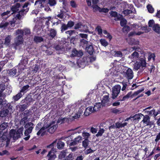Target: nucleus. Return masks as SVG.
I'll return each mask as SVG.
<instances>
[{
	"mask_svg": "<svg viewBox=\"0 0 160 160\" xmlns=\"http://www.w3.org/2000/svg\"><path fill=\"white\" fill-rule=\"evenodd\" d=\"M67 150H65L62 151L61 152V153L59 155V158L62 159L65 157L66 155V152Z\"/></svg>",
	"mask_w": 160,
	"mask_h": 160,
	"instance_id": "6e6d98bb",
	"label": "nucleus"
},
{
	"mask_svg": "<svg viewBox=\"0 0 160 160\" xmlns=\"http://www.w3.org/2000/svg\"><path fill=\"white\" fill-rule=\"evenodd\" d=\"M6 96H4V95L0 94V106L1 105H2L3 103H4V101H3V100L4 99Z\"/></svg>",
	"mask_w": 160,
	"mask_h": 160,
	"instance_id": "052dcab7",
	"label": "nucleus"
},
{
	"mask_svg": "<svg viewBox=\"0 0 160 160\" xmlns=\"http://www.w3.org/2000/svg\"><path fill=\"white\" fill-rule=\"evenodd\" d=\"M22 35H18L14 39L16 40H20L24 42V39Z\"/></svg>",
	"mask_w": 160,
	"mask_h": 160,
	"instance_id": "69168bd1",
	"label": "nucleus"
},
{
	"mask_svg": "<svg viewBox=\"0 0 160 160\" xmlns=\"http://www.w3.org/2000/svg\"><path fill=\"white\" fill-rule=\"evenodd\" d=\"M74 159V156L73 154L72 153H70L63 160H73Z\"/></svg>",
	"mask_w": 160,
	"mask_h": 160,
	"instance_id": "79ce46f5",
	"label": "nucleus"
},
{
	"mask_svg": "<svg viewBox=\"0 0 160 160\" xmlns=\"http://www.w3.org/2000/svg\"><path fill=\"white\" fill-rule=\"evenodd\" d=\"M46 0H37L35 3V5H36L37 3L39 2L40 4H41V6L43 7L44 6L43 5V3H44Z\"/></svg>",
	"mask_w": 160,
	"mask_h": 160,
	"instance_id": "bf43d9fd",
	"label": "nucleus"
},
{
	"mask_svg": "<svg viewBox=\"0 0 160 160\" xmlns=\"http://www.w3.org/2000/svg\"><path fill=\"white\" fill-rule=\"evenodd\" d=\"M114 52L115 56L121 58L122 57V54L121 51H115Z\"/></svg>",
	"mask_w": 160,
	"mask_h": 160,
	"instance_id": "5fc2aeb1",
	"label": "nucleus"
},
{
	"mask_svg": "<svg viewBox=\"0 0 160 160\" xmlns=\"http://www.w3.org/2000/svg\"><path fill=\"white\" fill-rule=\"evenodd\" d=\"M86 50L87 52L90 55L92 54L94 51L92 43H90L87 46H86Z\"/></svg>",
	"mask_w": 160,
	"mask_h": 160,
	"instance_id": "4468645a",
	"label": "nucleus"
},
{
	"mask_svg": "<svg viewBox=\"0 0 160 160\" xmlns=\"http://www.w3.org/2000/svg\"><path fill=\"white\" fill-rule=\"evenodd\" d=\"M80 30L82 32H88L89 33L90 32L89 31L87 26L85 25H82L81 29H80Z\"/></svg>",
	"mask_w": 160,
	"mask_h": 160,
	"instance_id": "2f4dec72",
	"label": "nucleus"
},
{
	"mask_svg": "<svg viewBox=\"0 0 160 160\" xmlns=\"http://www.w3.org/2000/svg\"><path fill=\"white\" fill-rule=\"evenodd\" d=\"M31 112L29 110H27L24 111L20 115L25 118H28V117L31 114Z\"/></svg>",
	"mask_w": 160,
	"mask_h": 160,
	"instance_id": "a878e982",
	"label": "nucleus"
},
{
	"mask_svg": "<svg viewBox=\"0 0 160 160\" xmlns=\"http://www.w3.org/2000/svg\"><path fill=\"white\" fill-rule=\"evenodd\" d=\"M139 57V54L136 51H135L129 57V58L132 61L136 60Z\"/></svg>",
	"mask_w": 160,
	"mask_h": 160,
	"instance_id": "6ab92c4d",
	"label": "nucleus"
},
{
	"mask_svg": "<svg viewBox=\"0 0 160 160\" xmlns=\"http://www.w3.org/2000/svg\"><path fill=\"white\" fill-rule=\"evenodd\" d=\"M8 135V134L7 132H4L0 138V139L2 142L6 141V147L8 146L10 142V136L9 137Z\"/></svg>",
	"mask_w": 160,
	"mask_h": 160,
	"instance_id": "6e6552de",
	"label": "nucleus"
},
{
	"mask_svg": "<svg viewBox=\"0 0 160 160\" xmlns=\"http://www.w3.org/2000/svg\"><path fill=\"white\" fill-rule=\"evenodd\" d=\"M29 8H27L26 9H22L19 11L15 17V18L16 20L18 19L20 20L22 18L23 16L26 14L28 11Z\"/></svg>",
	"mask_w": 160,
	"mask_h": 160,
	"instance_id": "39448f33",
	"label": "nucleus"
},
{
	"mask_svg": "<svg viewBox=\"0 0 160 160\" xmlns=\"http://www.w3.org/2000/svg\"><path fill=\"white\" fill-rule=\"evenodd\" d=\"M109 98L108 95H105L103 97L102 103L103 104H106L108 103L109 101Z\"/></svg>",
	"mask_w": 160,
	"mask_h": 160,
	"instance_id": "473e14b6",
	"label": "nucleus"
},
{
	"mask_svg": "<svg viewBox=\"0 0 160 160\" xmlns=\"http://www.w3.org/2000/svg\"><path fill=\"white\" fill-rule=\"evenodd\" d=\"M9 113V111L7 110L0 111V117H4L7 116Z\"/></svg>",
	"mask_w": 160,
	"mask_h": 160,
	"instance_id": "72a5a7b5",
	"label": "nucleus"
},
{
	"mask_svg": "<svg viewBox=\"0 0 160 160\" xmlns=\"http://www.w3.org/2000/svg\"><path fill=\"white\" fill-rule=\"evenodd\" d=\"M144 90V88H142L141 89H140L136 92H135L133 94H132V97H133L137 96Z\"/></svg>",
	"mask_w": 160,
	"mask_h": 160,
	"instance_id": "8fccbe9b",
	"label": "nucleus"
},
{
	"mask_svg": "<svg viewBox=\"0 0 160 160\" xmlns=\"http://www.w3.org/2000/svg\"><path fill=\"white\" fill-rule=\"evenodd\" d=\"M123 73L125 77L128 80L132 79L133 77V71L129 68H128L126 72H123Z\"/></svg>",
	"mask_w": 160,
	"mask_h": 160,
	"instance_id": "1a4fd4ad",
	"label": "nucleus"
},
{
	"mask_svg": "<svg viewBox=\"0 0 160 160\" xmlns=\"http://www.w3.org/2000/svg\"><path fill=\"white\" fill-rule=\"evenodd\" d=\"M127 122H125L123 123H121L120 122H117L116 123V128H119L124 127L127 125Z\"/></svg>",
	"mask_w": 160,
	"mask_h": 160,
	"instance_id": "a19ab883",
	"label": "nucleus"
},
{
	"mask_svg": "<svg viewBox=\"0 0 160 160\" xmlns=\"http://www.w3.org/2000/svg\"><path fill=\"white\" fill-rule=\"evenodd\" d=\"M143 117V119L142 122L143 123L146 125H149L150 126L153 125V123L150 121V118L148 115H144L142 114H139L135 115L134 116L135 117H136L138 119L140 117Z\"/></svg>",
	"mask_w": 160,
	"mask_h": 160,
	"instance_id": "7ed1b4c3",
	"label": "nucleus"
},
{
	"mask_svg": "<svg viewBox=\"0 0 160 160\" xmlns=\"http://www.w3.org/2000/svg\"><path fill=\"white\" fill-rule=\"evenodd\" d=\"M105 130L103 129L100 128L98 133L96 134V136L97 137L101 136L104 132Z\"/></svg>",
	"mask_w": 160,
	"mask_h": 160,
	"instance_id": "4d7b16f0",
	"label": "nucleus"
},
{
	"mask_svg": "<svg viewBox=\"0 0 160 160\" xmlns=\"http://www.w3.org/2000/svg\"><path fill=\"white\" fill-rule=\"evenodd\" d=\"M145 113L150 116L154 117L156 116L158 114V112H156L155 109H152L151 111H145Z\"/></svg>",
	"mask_w": 160,
	"mask_h": 160,
	"instance_id": "aec40b11",
	"label": "nucleus"
},
{
	"mask_svg": "<svg viewBox=\"0 0 160 160\" xmlns=\"http://www.w3.org/2000/svg\"><path fill=\"white\" fill-rule=\"evenodd\" d=\"M153 30L156 32L159 33L160 31V27L159 25L157 24H154L152 27Z\"/></svg>",
	"mask_w": 160,
	"mask_h": 160,
	"instance_id": "f704fd0d",
	"label": "nucleus"
},
{
	"mask_svg": "<svg viewBox=\"0 0 160 160\" xmlns=\"http://www.w3.org/2000/svg\"><path fill=\"white\" fill-rule=\"evenodd\" d=\"M85 107L84 106H81L80 108L79 109L78 111V113L79 114H80L81 115L83 113V111L85 110Z\"/></svg>",
	"mask_w": 160,
	"mask_h": 160,
	"instance_id": "774afa93",
	"label": "nucleus"
},
{
	"mask_svg": "<svg viewBox=\"0 0 160 160\" xmlns=\"http://www.w3.org/2000/svg\"><path fill=\"white\" fill-rule=\"evenodd\" d=\"M127 24V21L124 18H122L121 20L120 25L122 26H124Z\"/></svg>",
	"mask_w": 160,
	"mask_h": 160,
	"instance_id": "338daca9",
	"label": "nucleus"
},
{
	"mask_svg": "<svg viewBox=\"0 0 160 160\" xmlns=\"http://www.w3.org/2000/svg\"><path fill=\"white\" fill-rule=\"evenodd\" d=\"M22 96V95L20 92L16 95L12 97V99L14 101H18Z\"/></svg>",
	"mask_w": 160,
	"mask_h": 160,
	"instance_id": "c85d7f7f",
	"label": "nucleus"
},
{
	"mask_svg": "<svg viewBox=\"0 0 160 160\" xmlns=\"http://www.w3.org/2000/svg\"><path fill=\"white\" fill-rule=\"evenodd\" d=\"M5 90V85L3 84H0V94L6 96L5 93L3 92V91Z\"/></svg>",
	"mask_w": 160,
	"mask_h": 160,
	"instance_id": "a18cd8bd",
	"label": "nucleus"
},
{
	"mask_svg": "<svg viewBox=\"0 0 160 160\" xmlns=\"http://www.w3.org/2000/svg\"><path fill=\"white\" fill-rule=\"evenodd\" d=\"M101 104L100 103H96L92 108L94 112H95L98 111L101 108Z\"/></svg>",
	"mask_w": 160,
	"mask_h": 160,
	"instance_id": "4c0bfd02",
	"label": "nucleus"
},
{
	"mask_svg": "<svg viewBox=\"0 0 160 160\" xmlns=\"http://www.w3.org/2000/svg\"><path fill=\"white\" fill-rule=\"evenodd\" d=\"M21 6L19 3H17L11 7V11L13 12L12 14L15 13L19 11V9Z\"/></svg>",
	"mask_w": 160,
	"mask_h": 160,
	"instance_id": "f8f14e48",
	"label": "nucleus"
},
{
	"mask_svg": "<svg viewBox=\"0 0 160 160\" xmlns=\"http://www.w3.org/2000/svg\"><path fill=\"white\" fill-rule=\"evenodd\" d=\"M147 63L146 60L143 58L140 59L139 61H137L133 65V68L136 70H138L141 67L142 68H145L146 66Z\"/></svg>",
	"mask_w": 160,
	"mask_h": 160,
	"instance_id": "20e7f679",
	"label": "nucleus"
},
{
	"mask_svg": "<svg viewBox=\"0 0 160 160\" xmlns=\"http://www.w3.org/2000/svg\"><path fill=\"white\" fill-rule=\"evenodd\" d=\"M74 22L70 21L68 22L67 24L66 25L68 28H71L74 26Z\"/></svg>",
	"mask_w": 160,
	"mask_h": 160,
	"instance_id": "0e129e2a",
	"label": "nucleus"
},
{
	"mask_svg": "<svg viewBox=\"0 0 160 160\" xmlns=\"http://www.w3.org/2000/svg\"><path fill=\"white\" fill-rule=\"evenodd\" d=\"M109 14L112 17H115V20L116 21L120 19V17L118 16V13L116 12L111 11L109 12Z\"/></svg>",
	"mask_w": 160,
	"mask_h": 160,
	"instance_id": "4be33fe9",
	"label": "nucleus"
},
{
	"mask_svg": "<svg viewBox=\"0 0 160 160\" xmlns=\"http://www.w3.org/2000/svg\"><path fill=\"white\" fill-rule=\"evenodd\" d=\"M23 128L22 126L19 128L17 131L13 129H11L9 132L10 137L13 140H17L23 135Z\"/></svg>",
	"mask_w": 160,
	"mask_h": 160,
	"instance_id": "f257e3e1",
	"label": "nucleus"
},
{
	"mask_svg": "<svg viewBox=\"0 0 160 160\" xmlns=\"http://www.w3.org/2000/svg\"><path fill=\"white\" fill-rule=\"evenodd\" d=\"M2 105H3V107H5V110H8L9 111V112L10 111H12V106L11 105L10 103L4 102Z\"/></svg>",
	"mask_w": 160,
	"mask_h": 160,
	"instance_id": "dca6fc26",
	"label": "nucleus"
},
{
	"mask_svg": "<svg viewBox=\"0 0 160 160\" xmlns=\"http://www.w3.org/2000/svg\"><path fill=\"white\" fill-rule=\"evenodd\" d=\"M123 32L125 33H128L130 30V27L128 26H125L122 29Z\"/></svg>",
	"mask_w": 160,
	"mask_h": 160,
	"instance_id": "680f3d73",
	"label": "nucleus"
},
{
	"mask_svg": "<svg viewBox=\"0 0 160 160\" xmlns=\"http://www.w3.org/2000/svg\"><path fill=\"white\" fill-rule=\"evenodd\" d=\"M50 33L48 35L52 38H54L57 35V31L54 29H51L49 31Z\"/></svg>",
	"mask_w": 160,
	"mask_h": 160,
	"instance_id": "5701e85b",
	"label": "nucleus"
},
{
	"mask_svg": "<svg viewBox=\"0 0 160 160\" xmlns=\"http://www.w3.org/2000/svg\"><path fill=\"white\" fill-rule=\"evenodd\" d=\"M121 89V86L119 85H115L112 88V98L114 99L118 96L120 93Z\"/></svg>",
	"mask_w": 160,
	"mask_h": 160,
	"instance_id": "0eeeda50",
	"label": "nucleus"
},
{
	"mask_svg": "<svg viewBox=\"0 0 160 160\" xmlns=\"http://www.w3.org/2000/svg\"><path fill=\"white\" fill-rule=\"evenodd\" d=\"M28 121V118H25L21 116V119L19 121V123L21 125H25Z\"/></svg>",
	"mask_w": 160,
	"mask_h": 160,
	"instance_id": "cd10ccee",
	"label": "nucleus"
},
{
	"mask_svg": "<svg viewBox=\"0 0 160 160\" xmlns=\"http://www.w3.org/2000/svg\"><path fill=\"white\" fill-rule=\"evenodd\" d=\"M82 136L84 137L85 139H86V138L88 139V138L90 136V134L89 133L84 131L82 132Z\"/></svg>",
	"mask_w": 160,
	"mask_h": 160,
	"instance_id": "3c124183",
	"label": "nucleus"
},
{
	"mask_svg": "<svg viewBox=\"0 0 160 160\" xmlns=\"http://www.w3.org/2000/svg\"><path fill=\"white\" fill-rule=\"evenodd\" d=\"M27 106L25 104L22 105H18L16 106L17 110L19 109V111L23 112L27 108Z\"/></svg>",
	"mask_w": 160,
	"mask_h": 160,
	"instance_id": "412c9836",
	"label": "nucleus"
},
{
	"mask_svg": "<svg viewBox=\"0 0 160 160\" xmlns=\"http://www.w3.org/2000/svg\"><path fill=\"white\" fill-rule=\"evenodd\" d=\"M82 24L81 22H78L75 25V26L74 27V28L75 29H79L80 30V29H81Z\"/></svg>",
	"mask_w": 160,
	"mask_h": 160,
	"instance_id": "e2e57ef3",
	"label": "nucleus"
},
{
	"mask_svg": "<svg viewBox=\"0 0 160 160\" xmlns=\"http://www.w3.org/2000/svg\"><path fill=\"white\" fill-rule=\"evenodd\" d=\"M100 41L102 45L104 47L107 46L108 44V42L105 39H101Z\"/></svg>",
	"mask_w": 160,
	"mask_h": 160,
	"instance_id": "864d4df0",
	"label": "nucleus"
},
{
	"mask_svg": "<svg viewBox=\"0 0 160 160\" xmlns=\"http://www.w3.org/2000/svg\"><path fill=\"white\" fill-rule=\"evenodd\" d=\"M64 44H60L54 47V48L57 51H58V53L61 54L63 52L64 50Z\"/></svg>",
	"mask_w": 160,
	"mask_h": 160,
	"instance_id": "9b49d317",
	"label": "nucleus"
},
{
	"mask_svg": "<svg viewBox=\"0 0 160 160\" xmlns=\"http://www.w3.org/2000/svg\"><path fill=\"white\" fill-rule=\"evenodd\" d=\"M34 124L31 122H29L25 125L24 128L26 129L24 132L25 136H26V137L24 138V139L27 141L28 140L30 137V135L29 134L31 133L32 131L33 128Z\"/></svg>",
	"mask_w": 160,
	"mask_h": 160,
	"instance_id": "f03ea898",
	"label": "nucleus"
},
{
	"mask_svg": "<svg viewBox=\"0 0 160 160\" xmlns=\"http://www.w3.org/2000/svg\"><path fill=\"white\" fill-rule=\"evenodd\" d=\"M56 0H48V4L51 6H55L56 4Z\"/></svg>",
	"mask_w": 160,
	"mask_h": 160,
	"instance_id": "49530a36",
	"label": "nucleus"
},
{
	"mask_svg": "<svg viewBox=\"0 0 160 160\" xmlns=\"http://www.w3.org/2000/svg\"><path fill=\"white\" fill-rule=\"evenodd\" d=\"M31 33L30 29L28 28H24L23 29H18L16 31V35L20 34L22 36L24 35L28 36Z\"/></svg>",
	"mask_w": 160,
	"mask_h": 160,
	"instance_id": "423d86ee",
	"label": "nucleus"
},
{
	"mask_svg": "<svg viewBox=\"0 0 160 160\" xmlns=\"http://www.w3.org/2000/svg\"><path fill=\"white\" fill-rule=\"evenodd\" d=\"M148 11L150 13H152L154 11V9L150 4H148L147 6Z\"/></svg>",
	"mask_w": 160,
	"mask_h": 160,
	"instance_id": "de8ad7c7",
	"label": "nucleus"
},
{
	"mask_svg": "<svg viewBox=\"0 0 160 160\" xmlns=\"http://www.w3.org/2000/svg\"><path fill=\"white\" fill-rule=\"evenodd\" d=\"M9 24L8 22H5L4 21L2 22L0 24V28H5L7 27Z\"/></svg>",
	"mask_w": 160,
	"mask_h": 160,
	"instance_id": "37998d69",
	"label": "nucleus"
},
{
	"mask_svg": "<svg viewBox=\"0 0 160 160\" xmlns=\"http://www.w3.org/2000/svg\"><path fill=\"white\" fill-rule=\"evenodd\" d=\"M75 142L77 143L78 144V143L81 142L82 140V137L81 136H79L77 138L74 139Z\"/></svg>",
	"mask_w": 160,
	"mask_h": 160,
	"instance_id": "13d9d810",
	"label": "nucleus"
},
{
	"mask_svg": "<svg viewBox=\"0 0 160 160\" xmlns=\"http://www.w3.org/2000/svg\"><path fill=\"white\" fill-rule=\"evenodd\" d=\"M23 43V42L22 41L14 40V42L12 45L14 49H16L18 46L22 44Z\"/></svg>",
	"mask_w": 160,
	"mask_h": 160,
	"instance_id": "f3484780",
	"label": "nucleus"
},
{
	"mask_svg": "<svg viewBox=\"0 0 160 160\" xmlns=\"http://www.w3.org/2000/svg\"><path fill=\"white\" fill-rule=\"evenodd\" d=\"M91 7L92 8L93 12H95L101 10V8L98 7L97 4H93Z\"/></svg>",
	"mask_w": 160,
	"mask_h": 160,
	"instance_id": "e433bc0d",
	"label": "nucleus"
},
{
	"mask_svg": "<svg viewBox=\"0 0 160 160\" xmlns=\"http://www.w3.org/2000/svg\"><path fill=\"white\" fill-rule=\"evenodd\" d=\"M68 28L66 24L64 23L62 24L61 28V32L62 33L64 31L67 30Z\"/></svg>",
	"mask_w": 160,
	"mask_h": 160,
	"instance_id": "603ef678",
	"label": "nucleus"
},
{
	"mask_svg": "<svg viewBox=\"0 0 160 160\" xmlns=\"http://www.w3.org/2000/svg\"><path fill=\"white\" fill-rule=\"evenodd\" d=\"M89 141L88 139L86 138L82 142V146L85 148H86L88 147V146L89 144Z\"/></svg>",
	"mask_w": 160,
	"mask_h": 160,
	"instance_id": "ea45409f",
	"label": "nucleus"
},
{
	"mask_svg": "<svg viewBox=\"0 0 160 160\" xmlns=\"http://www.w3.org/2000/svg\"><path fill=\"white\" fill-rule=\"evenodd\" d=\"M83 55V52L81 51H78L75 49H74L72 51V53L71 55V57H74L76 56L80 57Z\"/></svg>",
	"mask_w": 160,
	"mask_h": 160,
	"instance_id": "ddd939ff",
	"label": "nucleus"
},
{
	"mask_svg": "<svg viewBox=\"0 0 160 160\" xmlns=\"http://www.w3.org/2000/svg\"><path fill=\"white\" fill-rule=\"evenodd\" d=\"M46 126L48 127V128H49L48 130V132L50 133H53L58 127L57 125L53 124L52 123L50 124L49 125H47Z\"/></svg>",
	"mask_w": 160,
	"mask_h": 160,
	"instance_id": "9d476101",
	"label": "nucleus"
},
{
	"mask_svg": "<svg viewBox=\"0 0 160 160\" xmlns=\"http://www.w3.org/2000/svg\"><path fill=\"white\" fill-rule=\"evenodd\" d=\"M17 73V70L16 68H13L9 70L8 74L10 76H13Z\"/></svg>",
	"mask_w": 160,
	"mask_h": 160,
	"instance_id": "c9c22d12",
	"label": "nucleus"
},
{
	"mask_svg": "<svg viewBox=\"0 0 160 160\" xmlns=\"http://www.w3.org/2000/svg\"><path fill=\"white\" fill-rule=\"evenodd\" d=\"M8 126V123L7 122H3L0 125V129L1 130H4Z\"/></svg>",
	"mask_w": 160,
	"mask_h": 160,
	"instance_id": "c03bdc74",
	"label": "nucleus"
},
{
	"mask_svg": "<svg viewBox=\"0 0 160 160\" xmlns=\"http://www.w3.org/2000/svg\"><path fill=\"white\" fill-rule=\"evenodd\" d=\"M94 112L92 107H89L85 108V111L84 112V115L86 116H88L92 112Z\"/></svg>",
	"mask_w": 160,
	"mask_h": 160,
	"instance_id": "a211bd4d",
	"label": "nucleus"
},
{
	"mask_svg": "<svg viewBox=\"0 0 160 160\" xmlns=\"http://www.w3.org/2000/svg\"><path fill=\"white\" fill-rule=\"evenodd\" d=\"M64 143L61 141H58L57 145V148L59 149H62L63 148L64 146Z\"/></svg>",
	"mask_w": 160,
	"mask_h": 160,
	"instance_id": "c756f323",
	"label": "nucleus"
},
{
	"mask_svg": "<svg viewBox=\"0 0 160 160\" xmlns=\"http://www.w3.org/2000/svg\"><path fill=\"white\" fill-rule=\"evenodd\" d=\"M132 92H128L126 95L123 97L122 99L120 100V101H125L126 100L129 98L130 97H132Z\"/></svg>",
	"mask_w": 160,
	"mask_h": 160,
	"instance_id": "58836bf2",
	"label": "nucleus"
},
{
	"mask_svg": "<svg viewBox=\"0 0 160 160\" xmlns=\"http://www.w3.org/2000/svg\"><path fill=\"white\" fill-rule=\"evenodd\" d=\"M48 127L46 126V125H44L43 127H42L41 128L38 132L37 133V135H39L40 134H41V135L42 136H43L44 135L46 134L47 131L45 130L48 128Z\"/></svg>",
	"mask_w": 160,
	"mask_h": 160,
	"instance_id": "2eb2a0df",
	"label": "nucleus"
},
{
	"mask_svg": "<svg viewBox=\"0 0 160 160\" xmlns=\"http://www.w3.org/2000/svg\"><path fill=\"white\" fill-rule=\"evenodd\" d=\"M47 157L48 158V160H53L56 158V156L54 153L52 154L51 151H50L49 152Z\"/></svg>",
	"mask_w": 160,
	"mask_h": 160,
	"instance_id": "393cba45",
	"label": "nucleus"
},
{
	"mask_svg": "<svg viewBox=\"0 0 160 160\" xmlns=\"http://www.w3.org/2000/svg\"><path fill=\"white\" fill-rule=\"evenodd\" d=\"M129 44L131 45H139V42L138 40L132 38L130 39V41L129 42Z\"/></svg>",
	"mask_w": 160,
	"mask_h": 160,
	"instance_id": "7c9ffc66",
	"label": "nucleus"
},
{
	"mask_svg": "<svg viewBox=\"0 0 160 160\" xmlns=\"http://www.w3.org/2000/svg\"><path fill=\"white\" fill-rule=\"evenodd\" d=\"M12 39V36L10 35H8L5 38L4 44L8 46L10 45L11 40Z\"/></svg>",
	"mask_w": 160,
	"mask_h": 160,
	"instance_id": "b1692460",
	"label": "nucleus"
},
{
	"mask_svg": "<svg viewBox=\"0 0 160 160\" xmlns=\"http://www.w3.org/2000/svg\"><path fill=\"white\" fill-rule=\"evenodd\" d=\"M29 88V86L28 85L24 86L21 89L20 91V92L21 93L26 92V91L28 89V88Z\"/></svg>",
	"mask_w": 160,
	"mask_h": 160,
	"instance_id": "09e8293b",
	"label": "nucleus"
},
{
	"mask_svg": "<svg viewBox=\"0 0 160 160\" xmlns=\"http://www.w3.org/2000/svg\"><path fill=\"white\" fill-rule=\"evenodd\" d=\"M33 40L35 42L38 43L43 41V39L41 37L35 36L34 37Z\"/></svg>",
	"mask_w": 160,
	"mask_h": 160,
	"instance_id": "bb28decb",
	"label": "nucleus"
}]
</instances>
